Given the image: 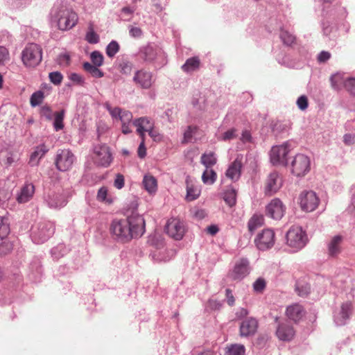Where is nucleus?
I'll use <instances>...</instances> for the list:
<instances>
[{
  "label": "nucleus",
  "instance_id": "nucleus-34",
  "mask_svg": "<svg viewBox=\"0 0 355 355\" xmlns=\"http://www.w3.org/2000/svg\"><path fill=\"white\" fill-rule=\"evenodd\" d=\"M98 67V66L93 65L89 62L83 64V69L85 71L89 73L93 77L101 78L104 74Z\"/></svg>",
  "mask_w": 355,
  "mask_h": 355
},
{
  "label": "nucleus",
  "instance_id": "nucleus-40",
  "mask_svg": "<svg viewBox=\"0 0 355 355\" xmlns=\"http://www.w3.org/2000/svg\"><path fill=\"white\" fill-rule=\"evenodd\" d=\"M345 81V79H344L343 77L338 73L333 75L331 77V85L335 89H340L341 87L343 85L344 86Z\"/></svg>",
  "mask_w": 355,
  "mask_h": 355
},
{
  "label": "nucleus",
  "instance_id": "nucleus-12",
  "mask_svg": "<svg viewBox=\"0 0 355 355\" xmlns=\"http://www.w3.org/2000/svg\"><path fill=\"white\" fill-rule=\"evenodd\" d=\"M286 211V207L279 198L272 199L266 206V215L275 220H280Z\"/></svg>",
  "mask_w": 355,
  "mask_h": 355
},
{
  "label": "nucleus",
  "instance_id": "nucleus-47",
  "mask_svg": "<svg viewBox=\"0 0 355 355\" xmlns=\"http://www.w3.org/2000/svg\"><path fill=\"white\" fill-rule=\"evenodd\" d=\"M266 282L264 279L259 278L253 284L254 290L257 293H261L265 289Z\"/></svg>",
  "mask_w": 355,
  "mask_h": 355
},
{
  "label": "nucleus",
  "instance_id": "nucleus-18",
  "mask_svg": "<svg viewBox=\"0 0 355 355\" xmlns=\"http://www.w3.org/2000/svg\"><path fill=\"white\" fill-rule=\"evenodd\" d=\"M133 125L137 127V132L141 139L145 137V132L153 128V123L147 117H140L133 121Z\"/></svg>",
  "mask_w": 355,
  "mask_h": 355
},
{
  "label": "nucleus",
  "instance_id": "nucleus-44",
  "mask_svg": "<svg viewBox=\"0 0 355 355\" xmlns=\"http://www.w3.org/2000/svg\"><path fill=\"white\" fill-rule=\"evenodd\" d=\"M85 39L90 44H96L99 42V36L94 32L92 26H90L89 28V31L86 34Z\"/></svg>",
  "mask_w": 355,
  "mask_h": 355
},
{
  "label": "nucleus",
  "instance_id": "nucleus-49",
  "mask_svg": "<svg viewBox=\"0 0 355 355\" xmlns=\"http://www.w3.org/2000/svg\"><path fill=\"white\" fill-rule=\"evenodd\" d=\"M49 76L51 82L55 85H60L63 79L62 75L58 71L50 73Z\"/></svg>",
  "mask_w": 355,
  "mask_h": 355
},
{
  "label": "nucleus",
  "instance_id": "nucleus-5",
  "mask_svg": "<svg viewBox=\"0 0 355 355\" xmlns=\"http://www.w3.org/2000/svg\"><path fill=\"white\" fill-rule=\"evenodd\" d=\"M75 161V155L69 149H60L57 151L55 164L59 171H67L71 169Z\"/></svg>",
  "mask_w": 355,
  "mask_h": 355
},
{
  "label": "nucleus",
  "instance_id": "nucleus-46",
  "mask_svg": "<svg viewBox=\"0 0 355 355\" xmlns=\"http://www.w3.org/2000/svg\"><path fill=\"white\" fill-rule=\"evenodd\" d=\"M91 60L94 65L101 66L103 63V56L99 51H94L91 53Z\"/></svg>",
  "mask_w": 355,
  "mask_h": 355
},
{
  "label": "nucleus",
  "instance_id": "nucleus-32",
  "mask_svg": "<svg viewBox=\"0 0 355 355\" xmlns=\"http://www.w3.org/2000/svg\"><path fill=\"white\" fill-rule=\"evenodd\" d=\"M200 161L207 169H209L216 164L217 159L214 153L209 152L202 155Z\"/></svg>",
  "mask_w": 355,
  "mask_h": 355
},
{
  "label": "nucleus",
  "instance_id": "nucleus-24",
  "mask_svg": "<svg viewBox=\"0 0 355 355\" xmlns=\"http://www.w3.org/2000/svg\"><path fill=\"white\" fill-rule=\"evenodd\" d=\"M35 192V187L32 184H25L20 191L17 196V200L19 203H25L29 201Z\"/></svg>",
  "mask_w": 355,
  "mask_h": 355
},
{
  "label": "nucleus",
  "instance_id": "nucleus-28",
  "mask_svg": "<svg viewBox=\"0 0 355 355\" xmlns=\"http://www.w3.org/2000/svg\"><path fill=\"white\" fill-rule=\"evenodd\" d=\"M47 202L49 205L53 208L61 207L67 204V200L62 194H53L49 196Z\"/></svg>",
  "mask_w": 355,
  "mask_h": 355
},
{
  "label": "nucleus",
  "instance_id": "nucleus-45",
  "mask_svg": "<svg viewBox=\"0 0 355 355\" xmlns=\"http://www.w3.org/2000/svg\"><path fill=\"white\" fill-rule=\"evenodd\" d=\"M344 87L351 95L355 96V78H346Z\"/></svg>",
  "mask_w": 355,
  "mask_h": 355
},
{
  "label": "nucleus",
  "instance_id": "nucleus-50",
  "mask_svg": "<svg viewBox=\"0 0 355 355\" xmlns=\"http://www.w3.org/2000/svg\"><path fill=\"white\" fill-rule=\"evenodd\" d=\"M296 291L298 295L301 297L306 296L310 292V286L307 284L300 286L299 284L296 286Z\"/></svg>",
  "mask_w": 355,
  "mask_h": 355
},
{
  "label": "nucleus",
  "instance_id": "nucleus-29",
  "mask_svg": "<svg viewBox=\"0 0 355 355\" xmlns=\"http://www.w3.org/2000/svg\"><path fill=\"white\" fill-rule=\"evenodd\" d=\"M264 218L261 214H254L249 220L248 223V230L250 232H253L259 227H261L263 224Z\"/></svg>",
  "mask_w": 355,
  "mask_h": 355
},
{
  "label": "nucleus",
  "instance_id": "nucleus-51",
  "mask_svg": "<svg viewBox=\"0 0 355 355\" xmlns=\"http://www.w3.org/2000/svg\"><path fill=\"white\" fill-rule=\"evenodd\" d=\"M297 105L301 110H305L309 105L308 98L306 96L302 95L297 100Z\"/></svg>",
  "mask_w": 355,
  "mask_h": 355
},
{
  "label": "nucleus",
  "instance_id": "nucleus-9",
  "mask_svg": "<svg viewBox=\"0 0 355 355\" xmlns=\"http://www.w3.org/2000/svg\"><path fill=\"white\" fill-rule=\"evenodd\" d=\"M93 159L99 166H108L112 161L109 147L105 144L96 146L94 149Z\"/></svg>",
  "mask_w": 355,
  "mask_h": 355
},
{
  "label": "nucleus",
  "instance_id": "nucleus-62",
  "mask_svg": "<svg viewBox=\"0 0 355 355\" xmlns=\"http://www.w3.org/2000/svg\"><path fill=\"white\" fill-rule=\"evenodd\" d=\"M331 57L330 53L327 51H322L318 55V61L320 62H324L328 60Z\"/></svg>",
  "mask_w": 355,
  "mask_h": 355
},
{
  "label": "nucleus",
  "instance_id": "nucleus-23",
  "mask_svg": "<svg viewBox=\"0 0 355 355\" xmlns=\"http://www.w3.org/2000/svg\"><path fill=\"white\" fill-rule=\"evenodd\" d=\"M352 305L351 302H346L342 304L341 310L338 315L335 318V322L338 325H343L345 321L349 319L352 313Z\"/></svg>",
  "mask_w": 355,
  "mask_h": 355
},
{
  "label": "nucleus",
  "instance_id": "nucleus-37",
  "mask_svg": "<svg viewBox=\"0 0 355 355\" xmlns=\"http://www.w3.org/2000/svg\"><path fill=\"white\" fill-rule=\"evenodd\" d=\"M53 125L56 131L62 130L64 128L63 120L64 116V110L57 112L54 114Z\"/></svg>",
  "mask_w": 355,
  "mask_h": 355
},
{
  "label": "nucleus",
  "instance_id": "nucleus-57",
  "mask_svg": "<svg viewBox=\"0 0 355 355\" xmlns=\"http://www.w3.org/2000/svg\"><path fill=\"white\" fill-rule=\"evenodd\" d=\"M225 295L227 298V303L229 306H232L235 304V298L232 294V291L230 288H227L225 291Z\"/></svg>",
  "mask_w": 355,
  "mask_h": 355
},
{
  "label": "nucleus",
  "instance_id": "nucleus-16",
  "mask_svg": "<svg viewBox=\"0 0 355 355\" xmlns=\"http://www.w3.org/2000/svg\"><path fill=\"white\" fill-rule=\"evenodd\" d=\"M133 80L137 85L144 89L149 88L153 83L151 73L144 70L137 71Z\"/></svg>",
  "mask_w": 355,
  "mask_h": 355
},
{
  "label": "nucleus",
  "instance_id": "nucleus-52",
  "mask_svg": "<svg viewBox=\"0 0 355 355\" xmlns=\"http://www.w3.org/2000/svg\"><path fill=\"white\" fill-rule=\"evenodd\" d=\"M119 119L122 123H130L132 119V114L129 111L123 110Z\"/></svg>",
  "mask_w": 355,
  "mask_h": 355
},
{
  "label": "nucleus",
  "instance_id": "nucleus-3",
  "mask_svg": "<svg viewBox=\"0 0 355 355\" xmlns=\"http://www.w3.org/2000/svg\"><path fill=\"white\" fill-rule=\"evenodd\" d=\"M42 60V49L35 44H28L21 52V60L26 67H35Z\"/></svg>",
  "mask_w": 355,
  "mask_h": 355
},
{
  "label": "nucleus",
  "instance_id": "nucleus-60",
  "mask_svg": "<svg viewBox=\"0 0 355 355\" xmlns=\"http://www.w3.org/2000/svg\"><path fill=\"white\" fill-rule=\"evenodd\" d=\"M43 227L42 229V236H41V241L43 242L45 240H46L48 238H49L54 232V230L51 227L46 230V231L44 232H43Z\"/></svg>",
  "mask_w": 355,
  "mask_h": 355
},
{
  "label": "nucleus",
  "instance_id": "nucleus-42",
  "mask_svg": "<svg viewBox=\"0 0 355 355\" xmlns=\"http://www.w3.org/2000/svg\"><path fill=\"white\" fill-rule=\"evenodd\" d=\"M280 38L284 44L291 46L295 43V37L287 31H282L280 33Z\"/></svg>",
  "mask_w": 355,
  "mask_h": 355
},
{
  "label": "nucleus",
  "instance_id": "nucleus-43",
  "mask_svg": "<svg viewBox=\"0 0 355 355\" xmlns=\"http://www.w3.org/2000/svg\"><path fill=\"white\" fill-rule=\"evenodd\" d=\"M10 232V227L7 222V219L0 216V238L6 237Z\"/></svg>",
  "mask_w": 355,
  "mask_h": 355
},
{
  "label": "nucleus",
  "instance_id": "nucleus-15",
  "mask_svg": "<svg viewBox=\"0 0 355 355\" xmlns=\"http://www.w3.org/2000/svg\"><path fill=\"white\" fill-rule=\"evenodd\" d=\"M276 334L279 340L289 341L294 337L295 331L288 322H282L279 324Z\"/></svg>",
  "mask_w": 355,
  "mask_h": 355
},
{
  "label": "nucleus",
  "instance_id": "nucleus-10",
  "mask_svg": "<svg viewBox=\"0 0 355 355\" xmlns=\"http://www.w3.org/2000/svg\"><path fill=\"white\" fill-rule=\"evenodd\" d=\"M299 200L302 209L306 211L315 210L319 204V198L312 191H302L300 195Z\"/></svg>",
  "mask_w": 355,
  "mask_h": 355
},
{
  "label": "nucleus",
  "instance_id": "nucleus-36",
  "mask_svg": "<svg viewBox=\"0 0 355 355\" xmlns=\"http://www.w3.org/2000/svg\"><path fill=\"white\" fill-rule=\"evenodd\" d=\"M216 177V173L213 169H206L202 175V180L205 184H212Z\"/></svg>",
  "mask_w": 355,
  "mask_h": 355
},
{
  "label": "nucleus",
  "instance_id": "nucleus-1",
  "mask_svg": "<svg viewBox=\"0 0 355 355\" xmlns=\"http://www.w3.org/2000/svg\"><path fill=\"white\" fill-rule=\"evenodd\" d=\"M110 232L114 239L126 243L141 236L145 232V220L136 211L125 219L114 220L110 225Z\"/></svg>",
  "mask_w": 355,
  "mask_h": 355
},
{
  "label": "nucleus",
  "instance_id": "nucleus-35",
  "mask_svg": "<svg viewBox=\"0 0 355 355\" xmlns=\"http://www.w3.org/2000/svg\"><path fill=\"white\" fill-rule=\"evenodd\" d=\"M224 200L230 206L233 207L236 202V192L234 189L227 190L224 193Z\"/></svg>",
  "mask_w": 355,
  "mask_h": 355
},
{
  "label": "nucleus",
  "instance_id": "nucleus-53",
  "mask_svg": "<svg viewBox=\"0 0 355 355\" xmlns=\"http://www.w3.org/2000/svg\"><path fill=\"white\" fill-rule=\"evenodd\" d=\"M9 60L8 50L2 46H0V65L3 64L4 62Z\"/></svg>",
  "mask_w": 355,
  "mask_h": 355
},
{
  "label": "nucleus",
  "instance_id": "nucleus-54",
  "mask_svg": "<svg viewBox=\"0 0 355 355\" xmlns=\"http://www.w3.org/2000/svg\"><path fill=\"white\" fill-rule=\"evenodd\" d=\"M107 189L105 187H101L98 191L97 199L99 201L110 202V201L107 198Z\"/></svg>",
  "mask_w": 355,
  "mask_h": 355
},
{
  "label": "nucleus",
  "instance_id": "nucleus-33",
  "mask_svg": "<svg viewBox=\"0 0 355 355\" xmlns=\"http://www.w3.org/2000/svg\"><path fill=\"white\" fill-rule=\"evenodd\" d=\"M245 349L243 345L233 344L225 347V355H245Z\"/></svg>",
  "mask_w": 355,
  "mask_h": 355
},
{
  "label": "nucleus",
  "instance_id": "nucleus-11",
  "mask_svg": "<svg viewBox=\"0 0 355 355\" xmlns=\"http://www.w3.org/2000/svg\"><path fill=\"white\" fill-rule=\"evenodd\" d=\"M289 153L287 144L274 146L270 150V161L274 164H287L286 156Z\"/></svg>",
  "mask_w": 355,
  "mask_h": 355
},
{
  "label": "nucleus",
  "instance_id": "nucleus-4",
  "mask_svg": "<svg viewBox=\"0 0 355 355\" xmlns=\"http://www.w3.org/2000/svg\"><path fill=\"white\" fill-rule=\"evenodd\" d=\"M307 241V236L301 227L293 226L286 234L287 245L295 250L304 248Z\"/></svg>",
  "mask_w": 355,
  "mask_h": 355
},
{
  "label": "nucleus",
  "instance_id": "nucleus-21",
  "mask_svg": "<svg viewBox=\"0 0 355 355\" xmlns=\"http://www.w3.org/2000/svg\"><path fill=\"white\" fill-rule=\"evenodd\" d=\"M343 238L340 235L333 236L327 245L328 254L331 257H336L341 252V245Z\"/></svg>",
  "mask_w": 355,
  "mask_h": 355
},
{
  "label": "nucleus",
  "instance_id": "nucleus-59",
  "mask_svg": "<svg viewBox=\"0 0 355 355\" xmlns=\"http://www.w3.org/2000/svg\"><path fill=\"white\" fill-rule=\"evenodd\" d=\"M138 156L140 158H144L146 154V149L144 144V138L141 139V142L138 148Z\"/></svg>",
  "mask_w": 355,
  "mask_h": 355
},
{
  "label": "nucleus",
  "instance_id": "nucleus-63",
  "mask_svg": "<svg viewBox=\"0 0 355 355\" xmlns=\"http://www.w3.org/2000/svg\"><path fill=\"white\" fill-rule=\"evenodd\" d=\"M70 79L75 83H77L78 84H83V79L82 76L78 73H71L70 75Z\"/></svg>",
  "mask_w": 355,
  "mask_h": 355
},
{
  "label": "nucleus",
  "instance_id": "nucleus-61",
  "mask_svg": "<svg viewBox=\"0 0 355 355\" xmlns=\"http://www.w3.org/2000/svg\"><path fill=\"white\" fill-rule=\"evenodd\" d=\"M355 137L351 134H345L343 136V142L345 145L350 146L354 143Z\"/></svg>",
  "mask_w": 355,
  "mask_h": 355
},
{
  "label": "nucleus",
  "instance_id": "nucleus-20",
  "mask_svg": "<svg viewBox=\"0 0 355 355\" xmlns=\"http://www.w3.org/2000/svg\"><path fill=\"white\" fill-rule=\"evenodd\" d=\"M242 168V162L241 160L239 158H236L228 167L226 171L225 175L226 176L232 180V181H236L239 179L241 176Z\"/></svg>",
  "mask_w": 355,
  "mask_h": 355
},
{
  "label": "nucleus",
  "instance_id": "nucleus-56",
  "mask_svg": "<svg viewBox=\"0 0 355 355\" xmlns=\"http://www.w3.org/2000/svg\"><path fill=\"white\" fill-rule=\"evenodd\" d=\"M236 130L235 128L228 130L223 135V140L227 141L235 138L236 137Z\"/></svg>",
  "mask_w": 355,
  "mask_h": 355
},
{
  "label": "nucleus",
  "instance_id": "nucleus-31",
  "mask_svg": "<svg viewBox=\"0 0 355 355\" xmlns=\"http://www.w3.org/2000/svg\"><path fill=\"white\" fill-rule=\"evenodd\" d=\"M291 127V125L288 121H277L272 123L271 128L273 132L279 134L288 131Z\"/></svg>",
  "mask_w": 355,
  "mask_h": 355
},
{
  "label": "nucleus",
  "instance_id": "nucleus-30",
  "mask_svg": "<svg viewBox=\"0 0 355 355\" xmlns=\"http://www.w3.org/2000/svg\"><path fill=\"white\" fill-rule=\"evenodd\" d=\"M200 194V189L198 187L187 181V200L188 201L194 200L199 197Z\"/></svg>",
  "mask_w": 355,
  "mask_h": 355
},
{
  "label": "nucleus",
  "instance_id": "nucleus-19",
  "mask_svg": "<svg viewBox=\"0 0 355 355\" xmlns=\"http://www.w3.org/2000/svg\"><path fill=\"white\" fill-rule=\"evenodd\" d=\"M286 313L289 319L297 322L304 317L305 311L300 304H294L287 307Z\"/></svg>",
  "mask_w": 355,
  "mask_h": 355
},
{
  "label": "nucleus",
  "instance_id": "nucleus-64",
  "mask_svg": "<svg viewBox=\"0 0 355 355\" xmlns=\"http://www.w3.org/2000/svg\"><path fill=\"white\" fill-rule=\"evenodd\" d=\"M241 141L243 142H249L251 140V134L248 130H245L242 132Z\"/></svg>",
  "mask_w": 355,
  "mask_h": 355
},
{
  "label": "nucleus",
  "instance_id": "nucleus-14",
  "mask_svg": "<svg viewBox=\"0 0 355 355\" xmlns=\"http://www.w3.org/2000/svg\"><path fill=\"white\" fill-rule=\"evenodd\" d=\"M282 186V179L280 175L273 171L270 173L265 181V193L272 195L276 193Z\"/></svg>",
  "mask_w": 355,
  "mask_h": 355
},
{
  "label": "nucleus",
  "instance_id": "nucleus-38",
  "mask_svg": "<svg viewBox=\"0 0 355 355\" xmlns=\"http://www.w3.org/2000/svg\"><path fill=\"white\" fill-rule=\"evenodd\" d=\"M198 130L197 126L189 125L184 133L182 143L187 144L191 141L193 136L196 135Z\"/></svg>",
  "mask_w": 355,
  "mask_h": 355
},
{
  "label": "nucleus",
  "instance_id": "nucleus-22",
  "mask_svg": "<svg viewBox=\"0 0 355 355\" xmlns=\"http://www.w3.org/2000/svg\"><path fill=\"white\" fill-rule=\"evenodd\" d=\"M159 53H161L159 49L151 44H148L141 49L139 54L145 61L152 62L155 60Z\"/></svg>",
  "mask_w": 355,
  "mask_h": 355
},
{
  "label": "nucleus",
  "instance_id": "nucleus-41",
  "mask_svg": "<svg viewBox=\"0 0 355 355\" xmlns=\"http://www.w3.org/2000/svg\"><path fill=\"white\" fill-rule=\"evenodd\" d=\"M119 44L116 41H112L106 48V54L110 58H113L119 51Z\"/></svg>",
  "mask_w": 355,
  "mask_h": 355
},
{
  "label": "nucleus",
  "instance_id": "nucleus-6",
  "mask_svg": "<svg viewBox=\"0 0 355 355\" xmlns=\"http://www.w3.org/2000/svg\"><path fill=\"white\" fill-rule=\"evenodd\" d=\"M311 168L309 157L304 154H297L291 162V172L297 177L305 175Z\"/></svg>",
  "mask_w": 355,
  "mask_h": 355
},
{
  "label": "nucleus",
  "instance_id": "nucleus-48",
  "mask_svg": "<svg viewBox=\"0 0 355 355\" xmlns=\"http://www.w3.org/2000/svg\"><path fill=\"white\" fill-rule=\"evenodd\" d=\"M106 108L114 119H119L123 110L118 107H112L110 105H106Z\"/></svg>",
  "mask_w": 355,
  "mask_h": 355
},
{
  "label": "nucleus",
  "instance_id": "nucleus-8",
  "mask_svg": "<svg viewBox=\"0 0 355 355\" xmlns=\"http://www.w3.org/2000/svg\"><path fill=\"white\" fill-rule=\"evenodd\" d=\"M275 241V234L271 229H264L259 233L254 239V243L260 250L271 248Z\"/></svg>",
  "mask_w": 355,
  "mask_h": 355
},
{
  "label": "nucleus",
  "instance_id": "nucleus-58",
  "mask_svg": "<svg viewBox=\"0 0 355 355\" xmlns=\"http://www.w3.org/2000/svg\"><path fill=\"white\" fill-rule=\"evenodd\" d=\"M114 185L116 188L120 189L124 186V177L121 174H117L114 180Z\"/></svg>",
  "mask_w": 355,
  "mask_h": 355
},
{
  "label": "nucleus",
  "instance_id": "nucleus-2",
  "mask_svg": "<svg viewBox=\"0 0 355 355\" xmlns=\"http://www.w3.org/2000/svg\"><path fill=\"white\" fill-rule=\"evenodd\" d=\"M58 27L61 31H67L74 27L78 20V15L70 8L62 6L55 14Z\"/></svg>",
  "mask_w": 355,
  "mask_h": 355
},
{
  "label": "nucleus",
  "instance_id": "nucleus-17",
  "mask_svg": "<svg viewBox=\"0 0 355 355\" xmlns=\"http://www.w3.org/2000/svg\"><path fill=\"white\" fill-rule=\"evenodd\" d=\"M258 322L254 318H248L242 322L240 326V335L241 336H249L257 331Z\"/></svg>",
  "mask_w": 355,
  "mask_h": 355
},
{
  "label": "nucleus",
  "instance_id": "nucleus-7",
  "mask_svg": "<svg viewBox=\"0 0 355 355\" xmlns=\"http://www.w3.org/2000/svg\"><path fill=\"white\" fill-rule=\"evenodd\" d=\"M165 231L170 237L176 241H180L186 232V227L183 221L179 218H172L167 221Z\"/></svg>",
  "mask_w": 355,
  "mask_h": 355
},
{
  "label": "nucleus",
  "instance_id": "nucleus-39",
  "mask_svg": "<svg viewBox=\"0 0 355 355\" xmlns=\"http://www.w3.org/2000/svg\"><path fill=\"white\" fill-rule=\"evenodd\" d=\"M44 98V95L43 92L37 91L36 92H34L31 96V105L33 107H35L37 105H40L42 103Z\"/></svg>",
  "mask_w": 355,
  "mask_h": 355
},
{
  "label": "nucleus",
  "instance_id": "nucleus-26",
  "mask_svg": "<svg viewBox=\"0 0 355 355\" xmlns=\"http://www.w3.org/2000/svg\"><path fill=\"white\" fill-rule=\"evenodd\" d=\"M48 151L49 148L45 144H41L37 146L31 155L30 162L33 164H37L39 160L42 158Z\"/></svg>",
  "mask_w": 355,
  "mask_h": 355
},
{
  "label": "nucleus",
  "instance_id": "nucleus-55",
  "mask_svg": "<svg viewBox=\"0 0 355 355\" xmlns=\"http://www.w3.org/2000/svg\"><path fill=\"white\" fill-rule=\"evenodd\" d=\"M142 30L137 26H129V34L133 37H140L142 35Z\"/></svg>",
  "mask_w": 355,
  "mask_h": 355
},
{
  "label": "nucleus",
  "instance_id": "nucleus-27",
  "mask_svg": "<svg viewBox=\"0 0 355 355\" xmlns=\"http://www.w3.org/2000/svg\"><path fill=\"white\" fill-rule=\"evenodd\" d=\"M144 189L150 194L155 193L157 190V181L151 175H146L143 179Z\"/></svg>",
  "mask_w": 355,
  "mask_h": 355
},
{
  "label": "nucleus",
  "instance_id": "nucleus-13",
  "mask_svg": "<svg viewBox=\"0 0 355 355\" xmlns=\"http://www.w3.org/2000/svg\"><path fill=\"white\" fill-rule=\"evenodd\" d=\"M250 272L249 261L245 259L238 261L232 271L228 273V277L232 280H241Z\"/></svg>",
  "mask_w": 355,
  "mask_h": 355
},
{
  "label": "nucleus",
  "instance_id": "nucleus-25",
  "mask_svg": "<svg viewBox=\"0 0 355 355\" xmlns=\"http://www.w3.org/2000/svg\"><path fill=\"white\" fill-rule=\"evenodd\" d=\"M200 67V58L198 56H194L186 60L185 63L182 66V69L186 73H191L198 70Z\"/></svg>",
  "mask_w": 355,
  "mask_h": 355
}]
</instances>
